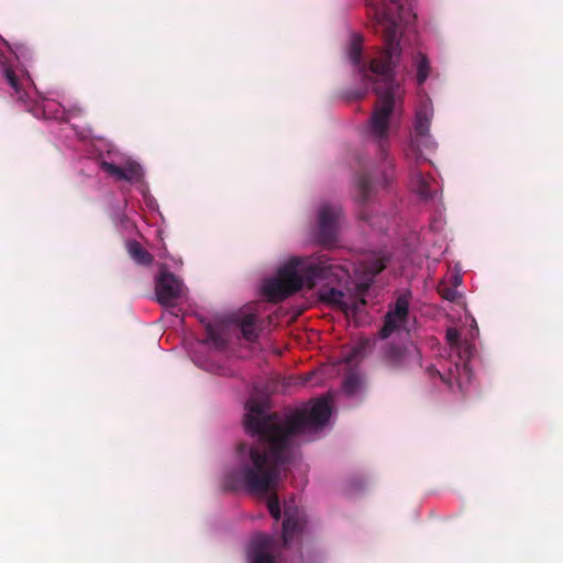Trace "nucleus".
<instances>
[{
    "label": "nucleus",
    "mask_w": 563,
    "mask_h": 563,
    "mask_svg": "<svg viewBox=\"0 0 563 563\" xmlns=\"http://www.w3.org/2000/svg\"><path fill=\"white\" fill-rule=\"evenodd\" d=\"M409 313V297L400 295L394 307L385 316L384 325L379 333L383 339L388 338L393 332L401 329L407 322Z\"/></svg>",
    "instance_id": "1a4fd4ad"
},
{
    "label": "nucleus",
    "mask_w": 563,
    "mask_h": 563,
    "mask_svg": "<svg viewBox=\"0 0 563 563\" xmlns=\"http://www.w3.org/2000/svg\"><path fill=\"white\" fill-rule=\"evenodd\" d=\"M81 113L80 108H74L66 111L59 103L54 101H46L43 104V114L46 119H55L59 121H68L69 114L78 115Z\"/></svg>",
    "instance_id": "f8f14e48"
},
{
    "label": "nucleus",
    "mask_w": 563,
    "mask_h": 563,
    "mask_svg": "<svg viewBox=\"0 0 563 563\" xmlns=\"http://www.w3.org/2000/svg\"><path fill=\"white\" fill-rule=\"evenodd\" d=\"M358 385H360V380H358L357 376H355V375H350L344 378L343 388L349 395L354 394L356 391V389L358 388Z\"/></svg>",
    "instance_id": "5701e85b"
},
{
    "label": "nucleus",
    "mask_w": 563,
    "mask_h": 563,
    "mask_svg": "<svg viewBox=\"0 0 563 563\" xmlns=\"http://www.w3.org/2000/svg\"><path fill=\"white\" fill-rule=\"evenodd\" d=\"M184 283L170 272L162 268L155 283L157 301L166 307H175L177 300L185 295Z\"/></svg>",
    "instance_id": "423d86ee"
},
{
    "label": "nucleus",
    "mask_w": 563,
    "mask_h": 563,
    "mask_svg": "<svg viewBox=\"0 0 563 563\" xmlns=\"http://www.w3.org/2000/svg\"><path fill=\"white\" fill-rule=\"evenodd\" d=\"M205 331L206 344L217 350H225L230 343L246 339V314L240 312L214 322H206Z\"/></svg>",
    "instance_id": "20e7f679"
},
{
    "label": "nucleus",
    "mask_w": 563,
    "mask_h": 563,
    "mask_svg": "<svg viewBox=\"0 0 563 563\" xmlns=\"http://www.w3.org/2000/svg\"><path fill=\"white\" fill-rule=\"evenodd\" d=\"M245 443L242 441L236 446L238 466L230 470L223 479V488L228 492H238L246 488V455Z\"/></svg>",
    "instance_id": "9d476101"
},
{
    "label": "nucleus",
    "mask_w": 563,
    "mask_h": 563,
    "mask_svg": "<svg viewBox=\"0 0 563 563\" xmlns=\"http://www.w3.org/2000/svg\"><path fill=\"white\" fill-rule=\"evenodd\" d=\"M416 66H417V81L419 85H422L429 77L430 69H431L430 62H429L428 57L424 54L419 53L416 57Z\"/></svg>",
    "instance_id": "f3484780"
},
{
    "label": "nucleus",
    "mask_w": 563,
    "mask_h": 563,
    "mask_svg": "<svg viewBox=\"0 0 563 563\" xmlns=\"http://www.w3.org/2000/svg\"><path fill=\"white\" fill-rule=\"evenodd\" d=\"M252 563H276L275 558L265 550H257L254 553Z\"/></svg>",
    "instance_id": "b1692460"
},
{
    "label": "nucleus",
    "mask_w": 563,
    "mask_h": 563,
    "mask_svg": "<svg viewBox=\"0 0 563 563\" xmlns=\"http://www.w3.org/2000/svg\"><path fill=\"white\" fill-rule=\"evenodd\" d=\"M365 350V344H358L356 345L354 349H353V353H352V356L347 358V361L350 362L352 358L354 357H357L358 355H361Z\"/></svg>",
    "instance_id": "cd10ccee"
},
{
    "label": "nucleus",
    "mask_w": 563,
    "mask_h": 563,
    "mask_svg": "<svg viewBox=\"0 0 563 563\" xmlns=\"http://www.w3.org/2000/svg\"><path fill=\"white\" fill-rule=\"evenodd\" d=\"M284 516L283 542L285 545H288L294 537L302 530L303 522L296 507L286 505Z\"/></svg>",
    "instance_id": "9b49d317"
},
{
    "label": "nucleus",
    "mask_w": 563,
    "mask_h": 563,
    "mask_svg": "<svg viewBox=\"0 0 563 563\" xmlns=\"http://www.w3.org/2000/svg\"><path fill=\"white\" fill-rule=\"evenodd\" d=\"M101 169L108 175L114 177L117 180H123V177H125L123 174V166H118L113 163L103 161L101 163Z\"/></svg>",
    "instance_id": "6ab92c4d"
},
{
    "label": "nucleus",
    "mask_w": 563,
    "mask_h": 563,
    "mask_svg": "<svg viewBox=\"0 0 563 563\" xmlns=\"http://www.w3.org/2000/svg\"><path fill=\"white\" fill-rule=\"evenodd\" d=\"M331 416L330 399H317L309 410H300L282 421L277 412L266 410L264 405L249 398V437L254 443L249 448V495L265 503L271 516L282 517L277 495L280 467L290 462L291 438L309 427L325 426Z\"/></svg>",
    "instance_id": "f03ea898"
},
{
    "label": "nucleus",
    "mask_w": 563,
    "mask_h": 563,
    "mask_svg": "<svg viewBox=\"0 0 563 563\" xmlns=\"http://www.w3.org/2000/svg\"><path fill=\"white\" fill-rule=\"evenodd\" d=\"M417 192L423 199H428L431 197V190L429 188V183L421 174L417 175Z\"/></svg>",
    "instance_id": "4be33fe9"
},
{
    "label": "nucleus",
    "mask_w": 563,
    "mask_h": 563,
    "mask_svg": "<svg viewBox=\"0 0 563 563\" xmlns=\"http://www.w3.org/2000/svg\"><path fill=\"white\" fill-rule=\"evenodd\" d=\"M123 174L125 175L123 180L129 183H137L143 178V169L141 165L135 162H126L123 165Z\"/></svg>",
    "instance_id": "a211bd4d"
},
{
    "label": "nucleus",
    "mask_w": 563,
    "mask_h": 563,
    "mask_svg": "<svg viewBox=\"0 0 563 563\" xmlns=\"http://www.w3.org/2000/svg\"><path fill=\"white\" fill-rule=\"evenodd\" d=\"M438 292H439V295H440L443 299H445V300H448V301H451V302L456 301V299H457V298H459V296H460V294H459V291L456 290V288H455V287H450V286H448V285H445V284H441V285H439V287H438Z\"/></svg>",
    "instance_id": "aec40b11"
},
{
    "label": "nucleus",
    "mask_w": 563,
    "mask_h": 563,
    "mask_svg": "<svg viewBox=\"0 0 563 563\" xmlns=\"http://www.w3.org/2000/svg\"><path fill=\"white\" fill-rule=\"evenodd\" d=\"M345 300L347 301V308L346 309H342V311L345 313V314H349V313H356L357 311H360V309L366 305V300L361 297V298H356V297H349L346 298L345 297Z\"/></svg>",
    "instance_id": "412c9836"
},
{
    "label": "nucleus",
    "mask_w": 563,
    "mask_h": 563,
    "mask_svg": "<svg viewBox=\"0 0 563 563\" xmlns=\"http://www.w3.org/2000/svg\"><path fill=\"white\" fill-rule=\"evenodd\" d=\"M384 363L394 371H406L413 366H421V354L418 349L388 344L384 350Z\"/></svg>",
    "instance_id": "0eeeda50"
},
{
    "label": "nucleus",
    "mask_w": 563,
    "mask_h": 563,
    "mask_svg": "<svg viewBox=\"0 0 563 563\" xmlns=\"http://www.w3.org/2000/svg\"><path fill=\"white\" fill-rule=\"evenodd\" d=\"M126 249L130 257L139 265L150 266L154 261V256L135 240L129 241Z\"/></svg>",
    "instance_id": "2eb2a0df"
},
{
    "label": "nucleus",
    "mask_w": 563,
    "mask_h": 563,
    "mask_svg": "<svg viewBox=\"0 0 563 563\" xmlns=\"http://www.w3.org/2000/svg\"><path fill=\"white\" fill-rule=\"evenodd\" d=\"M349 56L351 59V63L354 66H357L360 68V71L364 74L365 79H372V77L366 73V66L362 63V44L358 38H354L351 43Z\"/></svg>",
    "instance_id": "dca6fc26"
},
{
    "label": "nucleus",
    "mask_w": 563,
    "mask_h": 563,
    "mask_svg": "<svg viewBox=\"0 0 563 563\" xmlns=\"http://www.w3.org/2000/svg\"><path fill=\"white\" fill-rule=\"evenodd\" d=\"M239 401L240 404L242 405L243 409H244V413L241 418V423L243 426V428L246 430V398H244L243 396L239 395Z\"/></svg>",
    "instance_id": "bb28decb"
},
{
    "label": "nucleus",
    "mask_w": 563,
    "mask_h": 563,
    "mask_svg": "<svg viewBox=\"0 0 563 563\" xmlns=\"http://www.w3.org/2000/svg\"><path fill=\"white\" fill-rule=\"evenodd\" d=\"M254 314L249 312V319H247V322H249V329L253 325L254 323ZM251 339V331L249 330V340Z\"/></svg>",
    "instance_id": "c85d7f7f"
},
{
    "label": "nucleus",
    "mask_w": 563,
    "mask_h": 563,
    "mask_svg": "<svg viewBox=\"0 0 563 563\" xmlns=\"http://www.w3.org/2000/svg\"><path fill=\"white\" fill-rule=\"evenodd\" d=\"M343 220L341 206L324 202L318 212L317 240L321 245L331 246L335 243Z\"/></svg>",
    "instance_id": "39448f33"
},
{
    "label": "nucleus",
    "mask_w": 563,
    "mask_h": 563,
    "mask_svg": "<svg viewBox=\"0 0 563 563\" xmlns=\"http://www.w3.org/2000/svg\"><path fill=\"white\" fill-rule=\"evenodd\" d=\"M0 71L7 79L10 87L14 90L15 97L20 101H24L26 93L21 89L20 81L14 70L9 66L7 57L0 53Z\"/></svg>",
    "instance_id": "4468645a"
},
{
    "label": "nucleus",
    "mask_w": 563,
    "mask_h": 563,
    "mask_svg": "<svg viewBox=\"0 0 563 563\" xmlns=\"http://www.w3.org/2000/svg\"><path fill=\"white\" fill-rule=\"evenodd\" d=\"M376 33L384 40V49L369 62V70L378 79L374 82L377 101L368 121V133L377 145L382 161L380 179L373 173L363 172L356 177V200L366 203L378 186L387 187L394 179L393 161L388 158V139L390 117L401 98L400 84L395 79V67L401 56V24L410 22L415 15L401 0H388L368 4Z\"/></svg>",
    "instance_id": "f257e3e1"
},
{
    "label": "nucleus",
    "mask_w": 563,
    "mask_h": 563,
    "mask_svg": "<svg viewBox=\"0 0 563 563\" xmlns=\"http://www.w3.org/2000/svg\"><path fill=\"white\" fill-rule=\"evenodd\" d=\"M319 299L341 311L342 309L347 308V301L345 300L344 292L333 287H322L319 290Z\"/></svg>",
    "instance_id": "ddd939ff"
},
{
    "label": "nucleus",
    "mask_w": 563,
    "mask_h": 563,
    "mask_svg": "<svg viewBox=\"0 0 563 563\" xmlns=\"http://www.w3.org/2000/svg\"><path fill=\"white\" fill-rule=\"evenodd\" d=\"M446 340L451 344H457L459 341H460V333H459V331L456 329H454V328H449L446 330Z\"/></svg>",
    "instance_id": "393cba45"
},
{
    "label": "nucleus",
    "mask_w": 563,
    "mask_h": 563,
    "mask_svg": "<svg viewBox=\"0 0 563 563\" xmlns=\"http://www.w3.org/2000/svg\"><path fill=\"white\" fill-rule=\"evenodd\" d=\"M386 267V264L383 260H376L373 264V267L371 268V273L373 275H377L379 274L380 272H383Z\"/></svg>",
    "instance_id": "a878e982"
},
{
    "label": "nucleus",
    "mask_w": 563,
    "mask_h": 563,
    "mask_svg": "<svg viewBox=\"0 0 563 563\" xmlns=\"http://www.w3.org/2000/svg\"><path fill=\"white\" fill-rule=\"evenodd\" d=\"M433 117V107L429 100L420 103L416 112L415 132L412 145L420 150L421 146L427 148L433 147L434 143L430 136V124Z\"/></svg>",
    "instance_id": "6e6552de"
},
{
    "label": "nucleus",
    "mask_w": 563,
    "mask_h": 563,
    "mask_svg": "<svg viewBox=\"0 0 563 563\" xmlns=\"http://www.w3.org/2000/svg\"><path fill=\"white\" fill-rule=\"evenodd\" d=\"M339 266L329 263L323 256L292 257L277 271L274 278L263 285V294L268 301L278 303L297 294L306 286L312 289L317 280L336 276Z\"/></svg>",
    "instance_id": "7ed1b4c3"
},
{
    "label": "nucleus",
    "mask_w": 563,
    "mask_h": 563,
    "mask_svg": "<svg viewBox=\"0 0 563 563\" xmlns=\"http://www.w3.org/2000/svg\"><path fill=\"white\" fill-rule=\"evenodd\" d=\"M357 289L363 295L365 291H367L368 285L367 284H361Z\"/></svg>",
    "instance_id": "c756f323"
}]
</instances>
